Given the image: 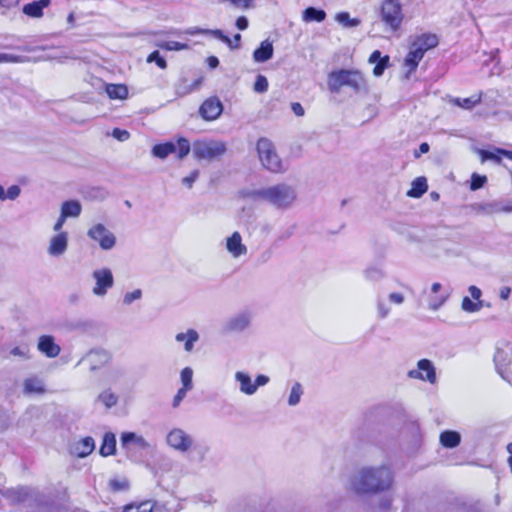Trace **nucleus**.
I'll return each mask as SVG.
<instances>
[{"mask_svg":"<svg viewBox=\"0 0 512 512\" xmlns=\"http://www.w3.org/2000/svg\"><path fill=\"white\" fill-rule=\"evenodd\" d=\"M166 442L171 448L181 453H185L192 447L193 438L184 430L174 428L167 434Z\"/></svg>","mask_w":512,"mask_h":512,"instance_id":"nucleus-9","label":"nucleus"},{"mask_svg":"<svg viewBox=\"0 0 512 512\" xmlns=\"http://www.w3.org/2000/svg\"><path fill=\"white\" fill-rule=\"evenodd\" d=\"M461 436L456 431L447 430L440 434V443L445 448H455L460 444Z\"/></svg>","mask_w":512,"mask_h":512,"instance_id":"nucleus-29","label":"nucleus"},{"mask_svg":"<svg viewBox=\"0 0 512 512\" xmlns=\"http://www.w3.org/2000/svg\"><path fill=\"white\" fill-rule=\"evenodd\" d=\"M269 380H270L269 377L266 376V375H263V374L258 375L256 377L255 381H254V385L256 387V390L260 386H265L269 382Z\"/></svg>","mask_w":512,"mask_h":512,"instance_id":"nucleus-63","label":"nucleus"},{"mask_svg":"<svg viewBox=\"0 0 512 512\" xmlns=\"http://www.w3.org/2000/svg\"><path fill=\"white\" fill-rule=\"evenodd\" d=\"M109 486L113 491H123L128 489V482L126 480L112 479L109 482Z\"/></svg>","mask_w":512,"mask_h":512,"instance_id":"nucleus-55","label":"nucleus"},{"mask_svg":"<svg viewBox=\"0 0 512 512\" xmlns=\"http://www.w3.org/2000/svg\"><path fill=\"white\" fill-rule=\"evenodd\" d=\"M190 391L189 389H185V387H181L176 395L174 396L172 406L174 408L178 407L181 403V401L186 397L187 392Z\"/></svg>","mask_w":512,"mask_h":512,"instance_id":"nucleus-57","label":"nucleus"},{"mask_svg":"<svg viewBox=\"0 0 512 512\" xmlns=\"http://www.w3.org/2000/svg\"><path fill=\"white\" fill-rule=\"evenodd\" d=\"M110 360V354L104 349H94L86 354L82 361H87L91 371H95Z\"/></svg>","mask_w":512,"mask_h":512,"instance_id":"nucleus-15","label":"nucleus"},{"mask_svg":"<svg viewBox=\"0 0 512 512\" xmlns=\"http://www.w3.org/2000/svg\"><path fill=\"white\" fill-rule=\"evenodd\" d=\"M453 102L455 105L461 108L472 109L475 105L481 102V94L477 96H471L468 98H455Z\"/></svg>","mask_w":512,"mask_h":512,"instance_id":"nucleus-38","label":"nucleus"},{"mask_svg":"<svg viewBox=\"0 0 512 512\" xmlns=\"http://www.w3.org/2000/svg\"><path fill=\"white\" fill-rule=\"evenodd\" d=\"M227 148L222 141L198 140L193 144V155L197 160L213 161L225 154Z\"/></svg>","mask_w":512,"mask_h":512,"instance_id":"nucleus-6","label":"nucleus"},{"mask_svg":"<svg viewBox=\"0 0 512 512\" xmlns=\"http://www.w3.org/2000/svg\"><path fill=\"white\" fill-rule=\"evenodd\" d=\"M142 297V291L140 289H136L132 292H127L123 297V303L125 305H130L136 300H139Z\"/></svg>","mask_w":512,"mask_h":512,"instance_id":"nucleus-52","label":"nucleus"},{"mask_svg":"<svg viewBox=\"0 0 512 512\" xmlns=\"http://www.w3.org/2000/svg\"><path fill=\"white\" fill-rule=\"evenodd\" d=\"M366 279L370 281H378L383 277L382 271L377 267H369L364 271Z\"/></svg>","mask_w":512,"mask_h":512,"instance_id":"nucleus-49","label":"nucleus"},{"mask_svg":"<svg viewBox=\"0 0 512 512\" xmlns=\"http://www.w3.org/2000/svg\"><path fill=\"white\" fill-rule=\"evenodd\" d=\"M273 44L268 39L261 42L260 46L253 52V60L257 63H264L273 57Z\"/></svg>","mask_w":512,"mask_h":512,"instance_id":"nucleus-20","label":"nucleus"},{"mask_svg":"<svg viewBox=\"0 0 512 512\" xmlns=\"http://www.w3.org/2000/svg\"><path fill=\"white\" fill-rule=\"evenodd\" d=\"M428 189L427 180L425 177H417L412 181L411 189L407 192V196L412 198L421 197Z\"/></svg>","mask_w":512,"mask_h":512,"instance_id":"nucleus-30","label":"nucleus"},{"mask_svg":"<svg viewBox=\"0 0 512 512\" xmlns=\"http://www.w3.org/2000/svg\"><path fill=\"white\" fill-rule=\"evenodd\" d=\"M412 45L422 50L423 54L438 45V37L435 34H422L414 40Z\"/></svg>","mask_w":512,"mask_h":512,"instance_id":"nucleus-24","label":"nucleus"},{"mask_svg":"<svg viewBox=\"0 0 512 512\" xmlns=\"http://www.w3.org/2000/svg\"><path fill=\"white\" fill-rule=\"evenodd\" d=\"M147 62L148 63H152V62H155L156 65L161 68V69H165L167 67V62L166 60L160 55L159 51H153L152 53H150L147 57Z\"/></svg>","mask_w":512,"mask_h":512,"instance_id":"nucleus-45","label":"nucleus"},{"mask_svg":"<svg viewBox=\"0 0 512 512\" xmlns=\"http://www.w3.org/2000/svg\"><path fill=\"white\" fill-rule=\"evenodd\" d=\"M327 86L331 93H339L343 87H348L353 93H365L368 90L367 81L358 70L339 69L328 74Z\"/></svg>","mask_w":512,"mask_h":512,"instance_id":"nucleus-3","label":"nucleus"},{"mask_svg":"<svg viewBox=\"0 0 512 512\" xmlns=\"http://www.w3.org/2000/svg\"><path fill=\"white\" fill-rule=\"evenodd\" d=\"M268 80L263 75H258L254 83V91L256 93H265L268 90Z\"/></svg>","mask_w":512,"mask_h":512,"instance_id":"nucleus-47","label":"nucleus"},{"mask_svg":"<svg viewBox=\"0 0 512 512\" xmlns=\"http://www.w3.org/2000/svg\"><path fill=\"white\" fill-rule=\"evenodd\" d=\"M303 395V387L299 382H295L291 388L289 397H288V404L290 406H296L299 404L301 397Z\"/></svg>","mask_w":512,"mask_h":512,"instance_id":"nucleus-39","label":"nucleus"},{"mask_svg":"<svg viewBox=\"0 0 512 512\" xmlns=\"http://www.w3.org/2000/svg\"><path fill=\"white\" fill-rule=\"evenodd\" d=\"M156 46L167 51H181L189 48L188 44L177 41H160Z\"/></svg>","mask_w":512,"mask_h":512,"instance_id":"nucleus-40","label":"nucleus"},{"mask_svg":"<svg viewBox=\"0 0 512 512\" xmlns=\"http://www.w3.org/2000/svg\"><path fill=\"white\" fill-rule=\"evenodd\" d=\"M95 448V442L92 437H85L76 442L73 446V453L80 458L88 456Z\"/></svg>","mask_w":512,"mask_h":512,"instance_id":"nucleus-26","label":"nucleus"},{"mask_svg":"<svg viewBox=\"0 0 512 512\" xmlns=\"http://www.w3.org/2000/svg\"><path fill=\"white\" fill-rule=\"evenodd\" d=\"M482 209L488 214L512 211V207L501 206L499 203L496 202L487 203L482 206Z\"/></svg>","mask_w":512,"mask_h":512,"instance_id":"nucleus-43","label":"nucleus"},{"mask_svg":"<svg viewBox=\"0 0 512 512\" xmlns=\"http://www.w3.org/2000/svg\"><path fill=\"white\" fill-rule=\"evenodd\" d=\"M176 145V152L179 159H183L190 152V143L186 138H179Z\"/></svg>","mask_w":512,"mask_h":512,"instance_id":"nucleus-42","label":"nucleus"},{"mask_svg":"<svg viewBox=\"0 0 512 512\" xmlns=\"http://www.w3.org/2000/svg\"><path fill=\"white\" fill-rule=\"evenodd\" d=\"M235 380L239 382V390L245 395H253L256 393V387L249 374L237 371L234 375Z\"/></svg>","mask_w":512,"mask_h":512,"instance_id":"nucleus-23","label":"nucleus"},{"mask_svg":"<svg viewBox=\"0 0 512 512\" xmlns=\"http://www.w3.org/2000/svg\"><path fill=\"white\" fill-rule=\"evenodd\" d=\"M21 193V189L17 185H12L8 188L7 193H5L6 198L14 200L16 199Z\"/></svg>","mask_w":512,"mask_h":512,"instance_id":"nucleus-60","label":"nucleus"},{"mask_svg":"<svg viewBox=\"0 0 512 512\" xmlns=\"http://www.w3.org/2000/svg\"><path fill=\"white\" fill-rule=\"evenodd\" d=\"M116 449V438L113 433H106L103 437V442L100 447V454L102 456L113 455Z\"/></svg>","mask_w":512,"mask_h":512,"instance_id":"nucleus-34","label":"nucleus"},{"mask_svg":"<svg viewBox=\"0 0 512 512\" xmlns=\"http://www.w3.org/2000/svg\"><path fill=\"white\" fill-rule=\"evenodd\" d=\"M404 299V295L397 292L390 293L388 296V300L396 305H401L404 302Z\"/></svg>","mask_w":512,"mask_h":512,"instance_id":"nucleus-61","label":"nucleus"},{"mask_svg":"<svg viewBox=\"0 0 512 512\" xmlns=\"http://www.w3.org/2000/svg\"><path fill=\"white\" fill-rule=\"evenodd\" d=\"M244 196L255 201H263L277 209L289 208L297 198L295 189L286 183L249 190L244 192Z\"/></svg>","mask_w":512,"mask_h":512,"instance_id":"nucleus-2","label":"nucleus"},{"mask_svg":"<svg viewBox=\"0 0 512 512\" xmlns=\"http://www.w3.org/2000/svg\"><path fill=\"white\" fill-rule=\"evenodd\" d=\"M23 393L26 395L45 393L43 380L36 376L26 378L23 381Z\"/></svg>","mask_w":512,"mask_h":512,"instance_id":"nucleus-22","label":"nucleus"},{"mask_svg":"<svg viewBox=\"0 0 512 512\" xmlns=\"http://www.w3.org/2000/svg\"><path fill=\"white\" fill-rule=\"evenodd\" d=\"M249 22L245 16H240L236 19L235 26L239 30H246L248 28Z\"/></svg>","mask_w":512,"mask_h":512,"instance_id":"nucleus-62","label":"nucleus"},{"mask_svg":"<svg viewBox=\"0 0 512 512\" xmlns=\"http://www.w3.org/2000/svg\"><path fill=\"white\" fill-rule=\"evenodd\" d=\"M68 247V234L67 232L57 233L50 239L48 246V254L54 257L63 255Z\"/></svg>","mask_w":512,"mask_h":512,"instance_id":"nucleus-17","label":"nucleus"},{"mask_svg":"<svg viewBox=\"0 0 512 512\" xmlns=\"http://www.w3.org/2000/svg\"><path fill=\"white\" fill-rule=\"evenodd\" d=\"M175 339L177 342L184 343V350L186 352H191L194 344L199 340V334L194 329H188L186 332L176 334Z\"/></svg>","mask_w":512,"mask_h":512,"instance_id":"nucleus-25","label":"nucleus"},{"mask_svg":"<svg viewBox=\"0 0 512 512\" xmlns=\"http://www.w3.org/2000/svg\"><path fill=\"white\" fill-rule=\"evenodd\" d=\"M478 153L481 156L482 162H485L487 160H492L497 163L501 162V158H500L501 154L497 152V149L495 150V152L480 149V150H478Z\"/></svg>","mask_w":512,"mask_h":512,"instance_id":"nucleus-46","label":"nucleus"},{"mask_svg":"<svg viewBox=\"0 0 512 512\" xmlns=\"http://www.w3.org/2000/svg\"><path fill=\"white\" fill-rule=\"evenodd\" d=\"M449 295H435L429 299L428 307L433 311H437L448 299Z\"/></svg>","mask_w":512,"mask_h":512,"instance_id":"nucleus-44","label":"nucleus"},{"mask_svg":"<svg viewBox=\"0 0 512 512\" xmlns=\"http://www.w3.org/2000/svg\"><path fill=\"white\" fill-rule=\"evenodd\" d=\"M87 235L97 241L103 250H110L116 244V238L103 224H96L90 228Z\"/></svg>","mask_w":512,"mask_h":512,"instance_id":"nucleus-12","label":"nucleus"},{"mask_svg":"<svg viewBox=\"0 0 512 512\" xmlns=\"http://www.w3.org/2000/svg\"><path fill=\"white\" fill-rule=\"evenodd\" d=\"M92 277L95 280V286L93 287L92 292L96 296L106 295L108 290L114 284L113 274L109 268L94 270Z\"/></svg>","mask_w":512,"mask_h":512,"instance_id":"nucleus-10","label":"nucleus"},{"mask_svg":"<svg viewBox=\"0 0 512 512\" xmlns=\"http://www.w3.org/2000/svg\"><path fill=\"white\" fill-rule=\"evenodd\" d=\"M424 54L421 49L414 47L411 44L410 51L405 58V65L409 67V72L416 70L419 62L422 60Z\"/></svg>","mask_w":512,"mask_h":512,"instance_id":"nucleus-28","label":"nucleus"},{"mask_svg":"<svg viewBox=\"0 0 512 512\" xmlns=\"http://www.w3.org/2000/svg\"><path fill=\"white\" fill-rule=\"evenodd\" d=\"M256 149L259 160L265 169L272 173H284L287 170L271 140L265 137L260 138L257 141Z\"/></svg>","mask_w":512,"mask_h":512,"instance_id":"nucleus-4","label":"nucleus"},{"mask_svg":"<svg viewBox=\"0 0 512 512\" xmlns=\"http://www.w3.org/2000/svg\"><path fill=\"white\" fill-rule=\"evenodd\" d=\"M468 291L474 300H479L482 296V291L477 286H469Z\"/></svg>","mask_w":512,"mask_h":512,"instance_id":"nucleus-64","label":"nucleus"},{"mask_svg":"<svg viewBox=\"0 0 512 512\" xmlns=\"http://www.w3.org/2000/svg\"><path fill=\"white\" fill-rule=\"evenodd\" d=\"M37 348L48 358H55L61 352L60 346L55 343V339L51 335L40 336L38 339Z\"/></svg>","mask_w":512,"mask_h":512,"instance_id":"nucleus-16","label":"nucleus"},{"mask_svg":"<svg viewBox=\"0 0 512 512\" xmlns=\"http://www.w3.org/2000/svg\"><path fill=\"white\" fill-rule=\"evenodd\" d=\"M494 363L497 373L512 386V345L510 343L497 348Z\"/></svg>","mask_w":512,"mask_h":512,"instance_id":"nucleus-7","label":"nucleus"},{"mask_svg":"<svg viewBox=\"0 0 512 512\" xmlns=\"http://www.w3.org/2000/svg\"><path fill=\"white\" fill-rule=\"evenodd\" d=\"M222 112L223 105L218 97H210L206 99L199 108L200 116L207 121L217 119Z\"/></svg>","mask_w":512,"mask_h":512,"instance_id":"nucleus-13","label":"nucleus"},{"mask_svg":"<svg viewBox=\"0 0 512 512\" xmlns=\"http://www.w3.org/2000/svg\"><path fill=\"white\" fill-rule=\"evenodd\" d=\"M112 136L118 141L124 142L130 138V133L127 130L115 128L112 131Z\"/></svg>","mask_w":512,"mask_h":512,"instance_id":"nucleus-56","label":"nucleus"},{"mask_svg":"<svg viewBox=\"0 0 512 512\" xmlns=\"http://www.w3.org/2000/svg\"><path fill=\"white\" fill-rule=\"evenodd\" d=\"M199 176L198 170H193L189 176H186L182 179L183 185H185L188 188H192L194 182L197 180Z\"/></svg>","mask_w":512,"mask_h":512,"instance_id":"nucleus-58","label":"nucleus"},{"mask_svg":"<svg viewBox=\"0 0 512 512\" xmlns=\"http://www.w3.org/2000/svg\"><path fill=\"white\" fill-rule=\"evenodd\" d=\"M389 56H381V52L379 50H375L369 57V62L371 64H376L373 69V75L376 77H380L383 75L385 69L389 64Z\"/></svg>","mask_w":512,"mask_h":512,"instance_id":"nucleus-21","label":"nucleus"},{"mask_svg":"<svg viewBox=\"0 0 512 512\" xmlns=\"http://www.w3.org/2000/svg\"><path fill=\"white\" fill-rule=\"evenodd\" d=\"M474 303L475 302H473L469 297L466 296L462 299L461 308L463 311L468 313L477 312V305Z\"/></svg>","mask_w":512,"mask_h":512,"instance_id":"nucleus-54","label":"nucleus"},{"mask_svg":"<svg viewBox=\"0 0 512 512\" xmlns=\"http://www.w3.org/2000/svg\"><path fill=\"white\" fill-rule=\"evenodd\" d=\"M377 311H378V317L381 319L386 318L390 312V309L387 306L385 300L381 297L377 298Z\"/></svg>","mask_w":512,"mask_h":512,"instance_id":"nucleus-50","label":"nucleus"},{"mask_svg":"<svg viewBox=\"0 0 512 512\" xmlns=\"http://www.w3.org/2000/svg\"><path fill=\"white\" fill-rule=\"evenodd\" d=\"M106 93L110 99H126L128 96V88L124 84H107Z\"/></svg>","mask_w":512,"mask_h":512,"instance_id":"nucleus-32","label":"nucleus"},{"mask_svg":"<svg viewBox=\"0 0 512 512\" xmlns=\"http://www.w3.org/2000/svg\"><path fill=\"white\" fill-rule=\"evenodd\" d=\"M393 473L387 466L363 467L353 476L351 486L357 493H378L388 490Z\"/></svg>","mask_w":512,"mask_h":512,"instance_id":"nucleus-1","label":"nucleus"},{"mask_svg":"<svg viewBox=\"0 0 512 512\" xmlns=\"http://www.w3.org/2000/svg\"><path fill=\"white\" fill-rule=\"evenodd\" d=\"M326 18V12L315 7H308L303 11L302 19L304 22H322Z\"/></svg>","mask_w":512,"mask_h":512,"instance_id":"nucleus-35","label":"nucleus"},{"mask_svg":"<svg viewBox=\"0 0 512 512\" xmlns=\"http://www.w3.org/2000/svg\"><path fill=\"white\" fill-rule=\"evenodd\" d=\"M121 446L125 449H129L134 446L138 449L145 450L149 447L148 442L140 435L134 432H124L120 438Z\"/></svg>","mask_w":512,"mask_h":512,"instance_id":"nucleus-18","label":"nucleus"},{"mask_svg":"<svg viewBox=\"0 0 512 512\" xmlns=\"http://www.w3.org/2000/svg\"><path fill=\"white\" fill-rule=\"evenodd\" d=\"M181 383L182 387H185V389L192 390L193 388V370L190 367H185L182 369L181 374Z\"/></svg>","mask_w":512,"mask_h":512,"instance_id":"nucleus-41","label":"nucleus"},{"mask_svg":"<svg viewBox=\"0 0 512 512\" xmlns=\"http://www.w3.org/2000/svg\"><path fill=\"white\" fill-rule=\"evenodd\" d=\"M487 182V177L479 175L477 173H473L471 177V184L470 189L475 191L484 186V184Z\"/></svg>","mask_w":512,"mask_h":512,"instance_id":"nucleus-48","label":"nucleus"},{"mask_svg":"<svg viewBox=\"0 0 512 512\" xmlns=\"http://www.w3.org/2000/svg\"><path fill=\"white\" fill-rule=\"evenodd\" d=\"M226 250L233 258L244 256L248 252L247 246L242 241V236L235 231L231 236L226 238Z\"/></svg>","mask_w":512,"mask_h":512,"instance_id":"nucleus-14","label":"nucleus"},{"mask_svg":"<svg viewBox=\"0 0 512 512\" xmlns=\"http://www.w3.org/2000/svg\"><path fill=\"white\" fill-rule=\"evenodd\" d=\"M8 62V63H21L24 62L23 56L0 53V63Z\"/></svg>","mask_w":512,"mask_h":512,"instance_id":"nucleus-53","label":"nucleus"},{"mask_svg":"<svg viewBox=\"0 0 512 512\" xmlns=\"http://www.w3.org/2000/svg\"><path fill=\"white\" fill-rule=\"evenodd\" d=\"M380 19L388 30L392 32L399 30L404 20L400 0H383L380 7Z\"/></svg>","mask_w":512,"mask_h":512,"instance_id":"nucleus-5","label":"nucleus"},{"mask_svg":"<svg viewBox=\"0 0 512 512\" xmlns=\"http://www.w3.org/2000/svg\"><path fill=\"white\" fill-rule=\"evenodd\" d=\"M122 512H160L152 501H144L139 504H130L123 508Z\"/></svg>","mask_w":512,"mask_h":512,"instance_id":"nucleus-33","label":"nucleus"},{"mask_svg":"<svg viewBox=\"0 0 512 512\" xmlns=\"http://www.w3.org/2000/svg\"><path fill=\"white\" fill-rule=\"evenodd\" d=\"M118 396L111 389H105L98 397L97 401L101 402L106 408H112L118 403Z\"/></svg>","mask_w":512,"mask_h":512,"instance_id":"nucleus-36","label":"nucleus"},{"mask_svg":"<svg viewBox=\"0 0 512 512\" xmlns=\"http://www.w3.org/2000/svg\"><path fill=\"white\" fill-rule=\"evenodd\" d=\"M51 4V0H38L27 3L23 6L22 12L31 18H41L44 15V8Z\"/></svg>","mask_w":512,"mask_h":512,"instance_id":"nucleus-19","label":"nucleus"},{"mask_svg":"<svg viewBox=\"0 0 512 512\" xmlns=\"http://www.w3.org/2000/svg\"><path fill=\"white\" fill-rule=\"evenodd\" d=\"M81 211L82 206L77 200L65 201L61 205V214L66 218H76L81 214Z\"/></svg>","mask_w":512,"mask_h":512,"instance_id":"nucleus-27","label":"nucleus"},{"mask_svg":"<svg viewBox=\"0 0 512 512\" xmlns=\"http://www.w3.org/2000/svg\"><path fill=\"white\" fill-rule=\"evenodd\" d=\"M407 375L411 379L427 381L430 384H435L437 381L435 366L428 359L419 360L417 362V368L409 370Z\"/></svg>","mask_w":512,"mask_h":512,"instance_id":"nucleus-11","label":"nucleus"},{"mask_svg":"<svg viewBox=\"0 0 512 512\" xmlns=\"http://www.w3.org/2000/svg\"><path fill=\"white\" fill-rule=\"evenodd\" d=\"M252 313L249 311H240L229 317L223 324L224 333H241L251 325Z\"/></svg>","mask_w":512,"mask_h":512,"instance_id":"nucleus-8","label":"nucleus"},{"mask_svg":"<svg viewBox=\"0 0 512 512\" xmlns=\"http://www.w3.org/2000/svg\"><path fill=\"white\" fill-rule=\"evenodd\" d=\"M152 155L159 159H165L170 154L176 152V145L172 142L154 145L152 148Z\"/></svg>","mask_w":512,"mask_h":512,"instance_id":"nucleus-31","label":"nucleus"},{"mask_svg":"<svg viewBox=\"0 0 512 512\" xmlns=\"http://www.w3.org/2000/svg\"><path fill=\"white\" fill-rule=\"evenodd\" d=\"M335 20L344 28L357 27L361 24L358 18H351L348 12H339L335 15Z\"/></svg>","mask_w":512,"mask_h":512,"instance_id":"nucleus-37","label":"nucleus"},{"mask_svg":"<svg viewBox=\"0 0 512 512\" xmlns=\"http://www.w3.org/2000/svg\"><path fill=\"white\" fill-rule=\"evenodd\" d=\"M11 355L13 356H17V357H20L22 359H27L29 358V349L26 347V346H23V347H14L11 351H10Z\"/></svg>","mask_w":512,"mask_h":512,"instance_id":"nucleus-59","label":"nucleus"},{"mask_svg":"<svg viewBox=\"0 0 512 512\" xmlns=\"http://www.w3.org/2000/svg\"><path fill=\"white\" fill-rule=\"evenodd\" d=\"M205 35L213 36L214 38L221 40L225 44L231 43V39L228 36H226L220 29H207Z\"/></svg>","mask_w":512,"mask_h":512,"instance_id":"nucleus-51","label":"nucleus"}]
</instances>
